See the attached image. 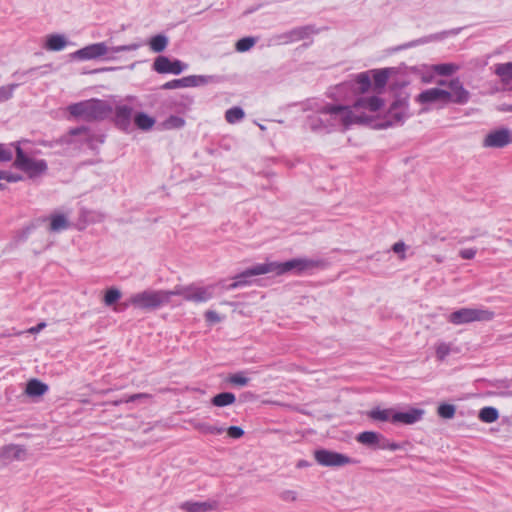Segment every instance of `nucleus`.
Instances as JSON below:
<instances>
[{"label":"nucleus","instance_id":"obj_1","mask_svg":"<svg viewBox=\"0 0 512 512\" xmlns=\"http://www.w3.org/2000/svg\"><path fill=\"white\" fill-rule=\"evenodd\" d=\"M328 131L347 129L352 124L364 123L366 117L356 114L350 106L327 104L322 107Z\"/></svg>","mask_w":512,"mask_h":512},{"label":"nucleus","instance_id":"obj_2","mask_svg":"<svg viewBox=\"0 0 512 512\" xmlns=\"http://www.w3.org/2000/svg\"><path fill=\"white\" fill-rule=\"evenodd\" d=\"M325 262L313 258H293L285 262H266V266L260 267L259 272H268L275 275H283L289 272L300 275L314 269L321 268Z\"/></svg>","mask_w":512,"mask_h":512},{"label":"nucleus","instance_id":"obj_3","mask_svg":"<svg viewBox=\"0 0 512 512\" xmlns=\"http://www.w3.org/2000/svg\"><path fill=\"white\" fill-rule=\"evenodd\" d=\"M112 105L101 99H89L68 106L69 113L86 121L103 120L112 113Z\"/></svg>","mask_w":512,"mask_h":512},{"label":"nucleus","instance_id":"obj_4","mask_svg":"<svg viewBox=\"0 0 512 512\" xmlns=\"http://www.w3.org/2000/svg\"><path fill=\"white\" fill-rule=\"evenodd\" d=\"M179 293V291L146 290L132 295L126 305L143 310L156 309L169 303L171 296Z\"/></svg>","mask_w":512,"mask_h":512},{"label":"nucleus","instance_id":"obj_5","mask_svg":"<svg viewBox=\"0 0 512 512\" xmlns=\"http://www.w3.org/2000/svg\"><path fill=\"white\" fill-rule=\"evenodd\" d=\"M16 157L13 166L27 175L29 179H36L46 173L47 162L44 159H35L27 155L19 143H13Z\"/></svg>","mask_w":512,"mask_h":512},{"label":"nucleus","instance_id":"obj_6","mask_svg":"<svg viewBox=\"0 0 512 512\" xmlns=\"http://www.w3.org/2000/svg\"><path fill=\"white\" fill-rule=\"evenodd\" d=\"M141 47L139 43H131L127 45H120L115 47H108L105 42H99L87 45L74 53V57L79 60H94L104 56H107L110 53H120V52H128L135 51Z\"/></svg>","mask_w":512,"mask_h":512},{"label":"nucleus","instance_id":"obj_7","mask_svg":"<svg viewBox=\"0 0 512 512\" xmlns=\"http://www.w3.org/2000/svg\"><path fill=\"white\" fill-rule=\"evenodd\" d=\"M494 313L482 308H461L448 316V321L454 325H463L472 322L491 321Z\"/></svg>","mask_w":512,"mask_h":512},{"label":"nucleus","instance_id":"obj_8","mask_svg":"<svg viewBox=\"0 0 512 512\" xmlns=\"http://www.w3.org/2000/svg\"><path fill=\"white\" fill-rule=\"evenodd\" d=\"M440 86H447L446 90L448 103L465 105L470 100V92L464 87L461 80L456 77L449 81L440 80L437 82Z\"/></svg>","mask_w":512,"mask_h":512},{"label":"nucleus","instance_id":"obj_9","mask_svg":"<svg viewBox=\"0 0 512 512\" xmlns=\"http://www.w3.org/2000/svg\"><path fill=\"white\" fill-rule=\"evenodd\" d=\"M314 457L317 463L324 467H341L357 463L355 459L327 449L316 450L314 452Z\"/></svg>","mask_w":512,"mask_h":512},{"label":"nucleus","instance_id":"obj_10","mask_svg":"<svg viewBox=\"0 0 512 512\" xmlns=\"http://www.w3.org/2000/svg\"><path fill=\"white\" fill-rule=\"evenodd\" d=\"M188 65L180 60H170L168 57L160 55L153 62V70L159 74H181Z\"/></svg>","mask_w":512,"mask_h":512},{"label":"nucleus","instance_id":"obj_11","mask_svg":"<svg viewBox=\"0 0 512 512\" xmlns=\"http://www.w3.org/2000/svg\"><path fill=\"white\" fill-rule=\"evenodd\" d=\"M384 105V101L378 96H368V97H360L358 98L353 106H350L352 110L359 115L366 117L367 119L364 121H368L369 117L364 114L365 111L369 112H377Z\"/></svg>","mask_w":512,"mask_h":512},{"label":"nucleus","instance_id":"obj_12","mask_svg":"<svg viewBox=\"0 0 512 512\" xmlns=\"http://www.w3.org/2000/svg\"><path fill=\"white\" fill-rule=\"evenodd\" d=\"M371 87L369 72L359 73L354 80L346 81L337 86V92L340 94L347 90L353 92L365 93Z\"/></svg>","mask_w":512,"mask_h":512},{"label":"nucleus","instance_id":"obj_13","mask_svg":"<svg viewBox=\"0 0 512 512\" xmlns=\"http://www.w3.org/2000/svg\"><path fill=\"white\" fill-rule=\"evenodd\" d=\"M510 143H512V132L508 128L494 130L483 140V146L489 148H503Z\"/></svg>","mask_w":512,"mask_h":512},{"label":"nucleus","instance_id":"obj_14","mask_svg":"<svg viewBox=\"0 0 512 512\" xmlns=\"http://www.w3.org/2000/svg\"><path fill=\"white\" fill-rule=\"evenodd\" d=\"M266 266V263L256 264L242 273L236 275L233 281L225 286L227 290H233L239 287H244L250 284L248 280L252 276L268 274V272H259L260 267Z\"/></svg>","mask_w":512,"mask_h":512},{"label":"nucleus","instance_id":"obj_15","mask_svg":"<svg viewBox=\"0 0 512 512\" xmlns=\"http://www.w3.org/2000/svg\"><path fill=\"white\" fill-rule=\"evenodd\" d=\"M417 101L420 104L441 103L442 105L449 104L447 100L446 89L439 87L429 88L422 91L417 96Z\"/></svg>","mask_w":512,"mask_h":512},{"label":"nucleus","instance_id":"obj_16","mask_svg":"<svg viewBox=\"0 0 512 512\" xmlns=\"http://www.w3.org/2000/svg\"><path fill=\"white\" fill-rule=\"evenodd\" d=\"M408 117V104L395 101L388 110L387 122L390 126L402 124Z\"/></svg>","mask_w":512,"mask_h":512},{"label":"nucleus","instance_id":"obj_17","mask_svg":"<svg viewBox=\"0 0 512 512\" xmlns=\"http://www.w3.org/2000/svg\"><path fill=\"white\" fill-rule=\"evenodd\" d=\"M424 411L422 409L412 408L405 412H395L392 415L391 422L414 424L422 419Z\"/></svg>","mask_w":512,"mask_h":512},{"label":"nucleus","instance_id":"obj_18","mask_svg":"<svg viewBox=\"0 0 512 512\" xmlns=\"http://www.w3.org/2000/svg\"><path fill=\"white\" fill-rule=\"evenodd\" d=\"M0 457L9 461L24 460L26 457V450L20 445H6L0 449Z\"/></svg>","mask_w":512,"mask_h":512},{"label":"nucleus","instance_id":"obj_19","mask_svg":"<svg viewBox=\"0 0 512 512\" xmlns=\"http://www.w3.org/2000/svg\"><path fill=\"white\" fill-rule=\"evenodd\" d=\"M48 391V385L40 380L33 378L30 379L25 387V394L29 397H41Z\"/></svg>","mask_w":512,"mask_h":512},{"label":"nucleus","instance_id":"obj_20","mask_svg":"<svg viewBox=\"0 0 512 512\" xmlns=\"http://www.w3.org/2000/svg\"><path fill=\"white\" fill-rule=\"evenodd\" d=\"M69 226V220L64 214H52L47 229L51 233H58L68 229Z\"/></svg>","mask_w":512,"mask_h":512},{"label":"nucleus","instance_id":"obj_21","mask_svg":"<svg viewBox=\"0 0 512 512\" xmlns=\"http://www.w3.org/2000/svg\"><path fill=\"white\" fill-rule=\"evenodd\" d=\"M67 45L65 36L61 34H51L46 38L44 48L49 51H61Z\"/></svg>","mask_w":512,"mask_h":512},{"label":"nucleus","instance_id":"obj_22","mask_svg":"<svg viewBox=\"0 0 512 512\" xmlns=\"http://www.w3.org/2000/svg\"><path fill=\"white\" fill-rule=\"evenodd\" d=\"M116 123L122 128H127L132 116V108L127 105L117 106L115 109Z\"/></svg>","mask_w":512,"mask_h":512},{"label":"nucleus","instance_id":"obj_23","mask_svg":"<svg viewBox=\"0 0 512 512\" xmlns=\"http://www.w3.org/2000/svg\"><path fill=\"white\" fill-rule=\"evenodd\" d=\"M356 440L363 445L378 448L381 434L373 431H364L357 435Z\"/></svg>","mask_w":512,"mask_h":512},{"label":"nucleus","instance_id":"obj_24","mask_svg":"<svg viewBox=\"0 0 512 512\" xmlns=\"http://www.w3.org/2000/svg\"><path fill=\"white\" fill-rule=\"evenodd\" d=\"M289 31L293 42L307 39L311 35L317 33V29L313 25L300 26L293 28Z\"/></svg>","mask_w":512,"mask_h":512},{"label":"nucleus","instance_id":"obj_25","mask_svg":"<svg viewBox=\"0 0 512 512\" xmlns=\"http://www.w3.org/2000/svg\"><path fill=\"white\" fill-rule=\"evenodd\" d=\"M460 65L456 63H440L434 64L430 67V70L440 76H451L459 71Z\"/></svg>","mask_w":512,"mask_h":512},{"label":"nucleus","instance_id":"obj_26","mask_svg":"<svg viewBox=\"0 0 512 512\" xmlns=\"http://www.w3.org/2000/svg\"><path fill=\"white\" fill-rule=\"evenodd\" d=\"M308 125L311 130L316 132H329L326 121H324V112L322 108L317 112V114L312 115L308 119Z\"/></svg>","mask_w":512,"mask_h":512},{"label":"nucleus","instance_id":"obj_27","mask_svg":"<svg viewBox=\"0 0 512 512\" xmlns=\"http://www.w3.org/2000/svg\"><path fill=\"white\" fill-rule=\"evenodd\" d=\"M391 72V68L371 70L374 79V86L376 89H383L386 86Z\"/></svg>","mask_w":512,"mask_h":512},{"label":"nucleus","instance_id":"obj_28","mask_svg":"<svg viewBox=\"0 0 512 512\" xmlns=\"http://www.w3.org/2000/svg\"><path fill=\"white\" fill-rule=\"evenodd\" d=\"M169 43V39L164 34H158L149 39L148 45L154 53L163 52Z\"/></svg>","mask_w":512,"mask_h":512},{"label":"nucleus","instance_id":"obj_29","mask_svg":"<svg viewBox=\"0 0 512 512\" xmlns=\"http://www.w3.org/2000/svg\"><path fill=\"white\" fill-rule=\"evenodd\" d=\"M134 122L139 129L146 131L154 126L155 119L144 112H140L135 115Z\"/></svg>","mask_w":512,"mask_h":512},{"label":"nucleus","instance_id":"obj_30","mask_svg":"<svg viewBox=\"0 0 512 512\" xmlns=\"http://www.w3.org/2000/svg\"><path fill=\"white\" fill-rule=\"evenodd\" d=\"M236 397L231 392H222L212 398V404L217 407H225L235 402Z\"/></svg>","mask_w":512,"mask_h":512},{"label":"nucleus","instance_id":"obj_31","mask_svg":"<svg viewBox=\"0 0 512 512\" xmlns=\"http://www.w3.org/2000/svg\"><path fill=\"white\" fill-rule=\"evenodd\" d=\"M244 117H245V112L239 106H234L232 108H229L225 112V120L229 124H236V123L242 121L244 119Z\"/></svg>","mask_w":512,"mask_h":512},{"label":"nucleus","instance_id":"obj_32","mask_svg":"<svg viewBox=\"0 0 512 512\" xmlns=\"http://www.w3.org/2000/svg\"><path fill=\"white\" fill-rule=\"evenodd\" d=\"M215 288L208 287H194V301L205 302L212 298Z\"/></svg>","mask_w":512,"mask_h":512},{"label":"nucleus","instance_id":"obj_33","mask_svg":"<svg viewBox=\"0 0 512 512\" xmlns=\"http://www.w3.org/2000/svg\"><path fill=\"white\" fill-rule=\"evenodd\" d=\"M499 418V412L496 408L487 406L480 410L479 419L484 423H493Z\"/></svg>","mask_w":512,"mask_h":512},{"label":"nucleus","instance_id":"obj_34","mask_svg":"<svg viewBox=\"0 0 512 512\" xmlns=\"http://www.w3.org/2000/svg\"><path fill=\"white\" fill-rule=\"evenodd\" d=\"M452 352H458V349L454 348L451 343L438 342L436 344V357L438 360L444 361Z\"/></svg>","mask_w":512,"mask_h":512},{"label":"nucleus","instance_id":"obj_35","mask_svg":"<svg viewBox=\"0 0 512 512\" xmlns=\"http://www.w3.org/2000/svg\"><path fill=\"white\" fill-rule=\"evenodd\" d=\"M192 85V76H187L181 79H174L171 81L166 82L162 85V89L165 90H171V89H178L181 87H189Z\"/></svg>","mask_w":512,"mask_h":512},{"label":"nucleus","instance_id":"obj_36","mask_svg":"<svg viewBox=\"0 0 512 512\" xmlns=\"http://www.w3.org/2000/svg\"><path fill=\"white\" fill-rule=\"evenodd\" d=\"M443 38V33L441 34H432L428 36H424L418 39H415L413 41H410L409 43H406L402 46V48H412L419 45L427 44L433 41H437Z\"/></svg>","mask_w":512,"mask_h":512},{"label":"nucleus","instance_id":"obj_37","mask_svg":"<svg viewBox=\"0 0 512 512\" xmlns=\"http://www.w3.org/2000/svg\"><path fill=\"white\" fill-rule=\"evenodd\" d=\"M495 73L504 81L512 80V62L496 65Z\"/></svg>","mask_w":512,"mask_h":512},{"label":"nucleus","instance_id":"obj_38","mask_svg":"<svg viewBox=\"0 0 512 512\" xmlns=\"http://www.w3.org/2000/svg\"><path fill=\"white\" fill-rule=\"evenodd\" d=\"M394 412L391 409H373L369 412V417L373 420L388 421L391 420Z\"/></svg>","mask_w":512,"mask_h":512},{"label":"nucleus","instance_id":"obj_39","mask_svg":"<svg viewBox=\"0 0 512 512\" xmlns=\"http://www.w3.org/2000/svg\"><path fill=\"white\" fill-rule=\"evenodd\" d=\"M221 81V77L216 75H194V87L206 85L209 83H218Z\"/></svg>","mask_w":512,"mask_h":512},{"label":"nucleus","instance_id":"obj_40","mask_svg":"<svg viewBox=\"0 0 512 512\" xmlns=\"http://www.w3.org/2000/svg\"><path fill=\"white\" fill-rule=\"evenodd\" d=\"M255 43L256 39L254 37H244L236 42L235 47L238 52H246L250 50Z\"/></svg>","mask_w":512,"mask_h":512},{"label":"nucleus","instance_id":"obj_41","mask_svg":"<svg viewBox=\"0 0 512 512\" xmlns=\"http://www.w3.org/2000/svg\"><path fill=\"white\" fill-rule=\"evenodd\" d=\"M438 415L444 419H452L456 412V407L452 404L443 403L438 407Z\"/></svg>","mask_w":512,"mask_h":512},{"label":"nucleus","instance_id":"obj_42","mask_svg":"<svg viewBox=\"0 0 512 512\" xmlns=\"http://www.w3.org/2000/svg\"><path fill=\"white\" fill-rule=\"evenodd\" d=\"M216 509V501L194 502V512H212Z\"/></svg>","mask_w":512,"mask_h":512},{"label":"nucleus","instance_id":"obj_43","mask_svg":"<svg viewBox=\"0 0 512 512\" xmlns=\"http://www.w3.org/2000/svg\"><path fill=\"white\" fill-rule=\"evenodd\" d=\"M184 124V119L178 116H170L163 122V126L165 129L181 128L184 126Z\"/></svg>","mask_w":512,"mask_h":512},{"label":"nucleus","instance_id":"obj_44","mask_svg":"<svg viewBox=\"0 0 512 512\" xmlns=\"http://www.w3.org/2000/svg\"><path fill=\"white\" fill-rule=\"evenodd\" d=\"M121 297V292L116 288H111L107 290L105 297H104V303L107 306H111L116 301H118Z\"/></svg>","mask_w":512,"mask_h":512},{"label":"nucleus","instance_id":"obj_45","mask_svg":"<svg viewBox=\"0 0 512 512\" xmlns=\"http://www.w3.org/2000/svg\"><path fill=\"white\" fill-rule=\"evenodd\" d=\"M18 84H8L0 87V102L9 100Z\"/></svg>","mask_w":512,"mask_h":512},{"label":"nucleus","instance_id":"obj_46","mask_svg":"<svg viewBox=\"0 0 512 512\" xmlns=\"http://www.w3.org/2000/svg\"><path fill=\"white\" fill-rule=\"evenodd\" d=\"M10 145L0 143V162H8L13 158V152Z\"/></svg>","mask_w":512,"mask_h":512},{"label":"nucleus","instance_id":"obj_47","mask_svg":"<svg viewBox=\"0 0 512 512\" xmlns=\"http://www.w3.org/2000/svg\"><path fill=\"white\" fill-rule=\"evenodd\" d=\"M0 180H6L10 183H16L23 180V176L18 173L0 170Z\"/></svg>","mask_w":512,"mask_h":512},{"label":"nucleus","instance_id":"obj_48","mask_svg":"<svg viewBox=\"0 0 512 512\" xmlns=\"http://www.w3.org/2000/svg\"><path fill=\"white\" fill-rule=\"evenodd\" d=\"M248 381L249 379L243 373H235L229 377V382L235 386L243 387Z\"/></svg>","mask_w":512,"mask_h":512},{"label":"nucleus","instance_id":"obj_49","mask_svg":"<svg viewBox=\"0 0 512 512\" xmlns=\"http://www.w3.org/2000/svg\"><path fill=\"white\" fill-rule=\"evenodd\" d=\"M150 395L149 394H146V393H138V394H133L127 398H124V399H120V400H116L113 402L114 405H120L122 403H129V402H134V401H137V400H140V399H147L149 398Z\"/></svg>","mask_w":512,"mask_h":512},{"label":"nucleus","instance_id":"obj_50","mask_svg":"<svg viewBox=\"0 0 512 512\" xmlns=\"http://www.w3.org/2000/svg\"><path fill=\"white\" fill-rule=\"evenodd\" d=\"M378 448L382 450L396 451L400 448V446L395 442H390L381 435V440L379 441Z\"/></svg>","mask_w":512,"mask_h":512},{"label":"nucleus","instance_id":"obj_51","mask_svg":"<svg viewBox=\"0 0 512 512\" xmlns=\"http://www.w3.org/2000/svg\"><path fill=\"white\" fill-rule=\"evenodd\" d=\"M279 497L285 502H294L298 498V494L294 490H283L280 492Z\"/></svg>","mask_w":512,"mask_h":512},{"label":"nucleus","instance_id":"obj_52","mask_svg":"<svg viewBox=\"0 0 512 512\" xmlns=\"http://www.w3.org/2000/svg\"><path fill=\"white\" fill-rule=\"evenodd\" d=\"M484 235H486L485 231H481L480 229H475V230L472 231V233L470 235L462 237L458 241V243L462 244V243H465V242L473 241L476 238H478L480 236H484Z\"/></svg>","mask_w":512,"mask_h":512},{"label":"nucleus","instance_id":"obj_53","mask_svg":"<svg viewBox=\"0 0 512 512\" xmlns=\"http://www.w3.org/2000/svg\"><path fill=\"white\" fill-rule=\"evenodd\" d=\"M229 437L239 439L244 435V430L239 426H230L226 429Z\"/></svg>","mask_w":512,"mask_h":512},{"label":"nucleus","instance_id":"obj_54","mask_svg":"<svg viewBox=\"0 0 512 512\" xmlns=\"http://www.w3.org/2000/svg\"><path fill=\"white\" fill-rule=\"evenodd\" d=\"M477 253L476 248H464L459 251V256L464 260H471Z\"/></svg>","mask_w":512,"mask_h":512},{"label":"nucleus","instance_id":"obj_55","mask_svg":"<svg viewBox=\"0 0 512 512\" xmlns=\"http://www.w3.org/2000/svg\"><path fill=\"white\" fill-rule=\"evenodd\" d=\"M203 429L205 432L212 434V435H220L226 430L225 427L216 426V425H208V426L203 427Z\"/></svg>","mask_w":512,"mask_h":512},{"label":"nucleus","instance_id":"obj_56","mask_svg":"<svg viewBox=\"0 0 512 512\" xmlns=\"http://www.w3.org/2000/svg\"><path fill=\"white\" fill-rule=\"evenodd\" d=\"M205 316H206V321L210 325L219 323L221 321L219 315L215 311L208 310L206 312Z\"/></svg>","mask_w":512,"mask_h":512},{"label":"nucleus","instance_id":"obj_57","mask_svg":"<svg viewBox=\"0 0 512 512\" xmlns=\"http://www.w3.org/2000/svg\"><path fill=\"white\" fill-rule=\"evenodd\" d=\"M279 44H290L293 43L290 31L279 34L276 37Z\"/></svg>","mask_w":512,"mask_h":512},{"label":"nucleus","instance_id":"obj_58","mask_svg":"<svg viewBox=\"0 0 512 512\" xmlns=\"http://www.w3.org/2000/svg\"><path fill=\"white\" fill-rule=\"evenodd\" d=\"M405 248H406V245L404 242H396L393 246H392V250L397 253V254H401L400 258L401 259H404L405 258V254H404V251H405Z\"/></svg>","mask_w":512,"mask_h":512},{"label":"nucleus","instance_id":"obj_59","mask_svg":"<svg viewBox=\"0 0 512 512\" xmlns=\"http://www.w3.org/2000/svg\"><path fill=\"white\" fill-rule=\"evenodd\" d=\"M87 132H88V128L85 126H81V127L71 129L69 131V135L76 136V135H80V134H87Z\"/></svg>","mask_w":512,"mask_h":512},{"label":"nucleus","instance_id":"obj_60","mask_svg":"<svg viewBox=\"0 0 512 512\" xmlns=\"http://www.w3.org/2000/svg\"><path fill=\"white\" fill-rule=\"evenodd\" d=\"M45 327H46V323L40 322L36 326L29 328L27 332L30 334H36V333L40 332L42 329H44Z\"/></svg>","mask_w":512,"mask_h":512},{"label":"nucleus","instance_id":"obj_61","mask_svg":"<svg viewBox=\"0 0 512 512\" xmlns=\"http://www.w3.org/2000/svg\"><path fill=\"white\" fill-rule=\"evenodd\" d=\"M186 507L188 511H192V505L189 503H186Z\"/></svg>","mask_w":512,"mask_h":512},{"label":"nucleus","instance_id":"obj_62","mask_svg":"<svg viewBox=\"0 0 512 512\" xmlns=\"http://www.w3.org/2000/svg\"><path fill=\"white\" fill-rule=\"evenodd\" d=\"M103 219H104V215H103L102 213H99V214H98V220H100V221H101V220H103Z\"/></svg>","mask_w":512,"mask_h":512},{"label":"nucleus","instance_id":"obj_63","mask_svg":"<svg viewBox=\"0 0 512 512\" xmlns=\"http://www.w3.org/2000/svg\"><path fill=\"white\" fill-rule=\"evenodd\" d=\"M257 125H258V127H259L262 131L266 130V127H265L264 125H262V124H257Z\"/></svg>","mask_w":512,"mask_h":512},{"label":"nucleus","instance_id":"obj_64","mask_svg":"<svg viewBox=\"0 0 512 512\" xmlns=\"http://www.w3.org/2000/svg\"><path fill=\"white\" fill-rule=\"evenodd\" d=\"M435 259H436V261H437V262H439V263H441V262L443 261V258H442V257H440V256L436 257Z\"/></svg>","mask_w":512,"mask_h":512}]
</instances>
